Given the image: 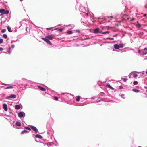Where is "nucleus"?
<instances>
[{"label": "nucleus", "instance_id": "obj_1", "mask_svg": "<svg viewBox=\"0 0 147 147\" xmlns=\"http://www.w3.org/2000/svg\"><path fill=\"white\" fill-rule=\"evenodd\" d=\"M77 6H78V9L80 12V14L82 16H84V15L83 14H85V12L84 11L85 10L84 7H83L80 4H77Z\"/></svg>", "mask_w": 147, "mask_h": 147}, {"label": "nucleus", "instance_id": "obj_2", "mask_svg": "<svg viewBox=\"0 0 147 147\" xmlns=\"http://www.w3.org/2000/svg\"><path fill=\"white\" fill-rule=\"evenodd\" d=\"M91 32L95 34L101 33L102 30H100L99 28H97L92 30Z\"/></svg>", "mask_w": 147, "mask_h": 147}, {"label": "nucleus", "instance_id": "obj_3", "mask_svg": "<svg viewBox=\"0 0 147 147\" xmlns=\"http://www.w3.org/2000/svg\"><path fill=\"white\" fill-rule=\"evenodd\" d=\"M22 125V124L19 121H16V123L15 125H13V127L14 128L16 129H19L21 128L18 127L17 126L20 127Z\"/></svg>", "mask_w": 147, "mask_h": 147}, {"label": "nucleus", "instance_id": "obj_4", "mask_svg": "<svg viewBox=\"0 0 147 147\" xmlns=\"http://www.w3.org/2000/svg\"><path fill=\"white\" fill-rule=\"evenodd\" d=\"M18 117L20 118L24 117L25 116V113L22 111L19 112L18 114Z\"/></svg>", "mask_w": 147, "mask_h": 147}, {"label": "nucleus", "instance_id": "obj_5", "mask_svg": "<svg viewBox=\"0 0 147 147\" xmlns=\"http://www.w3.org/2000/svg\"><path fill=\"white\" fill-rule=\"evenodd\" d=\"M42 39L50 45H52V43L47 38H42Z\"/></svg>", "mask_w": 147, "mask_h": 147}, {"label": "nucleus", "instance_id": "obj_6", "mask_svg": "<svg viewBox=\"0 0 147 147\" xmlns=\"http://www.w3.org/2000/svg\"><path fill=\"white\" fill-rule=\"evenodd\" d=\"M30 127L31 128V129L35 131L36 133L38 132V131L37 129L35 126L33 125H30Z\"/></svg>", "mask_w": 147, "mask_h": 147}, {"label": "nucleus", "instance_id": "obj_7", "mask_svg": "<svg viewBox=\"0 0 147 147\" xmlns=\"http://www.w3.org/2000/svg\"><path fill=\"white\" fill-rule=\"evenodd\" d=\"M16 95L11 94L10 95V96H7V97L8 98H11L14 99V98H16Z\"/></svg>", "mask_w": 147, "mask_h": 147}, {"label": "nucleus", "instance_id": "obj_8", "mask_svg": "<svg viewBox=\"0 0 147 147\" xmlns=\"http://www.w3.org/2000/svg\"><path fill=\"white\" fill-rule=\"evenodd\" d=\"M3 107L4 110L5 111H7V110L8 108L7 107V105L5 103H4L3 105Z\"/></svg>", "mask_w": 147, "mask_h": 147}, {"label": "nucleus", "instance_id": "obj_9", "mask_svg": "<svg viewBox=\"0 0 147 147\" xmlns=\"http://www.w3.org/2000/svg\"><path fill=\"white\" fill-rule=\"evenodd\" d=\"M46 38L48 39H49V40H52L54 38L51 35H50L46 36Z\"/></svg>", "mask_w": 147, "mask_h": 147}, {"label": "nucleus", "instance_id": "obj_10", "mask_svg": "<svg viewBox=\"0 0 147 147\" xmlns=\"http://www.w3.org/2000/svg\"><path fill=\"white\" fill-rule=\"evenodd\" d=\"M62 94L63 95H64L65 94V96L67 97H69L70 96L73 95L69 93H62Z\"/></svg>", "mask_w": 147, "mask_h": 147}, {"label": "nucleus", "instance_id": "obj_11", "mask_svg": "<svg viewBox=\"0 0 147 147\" xmlns=\"http://www.w3.org/2000/svg\"><path fill=\"white\" fill-rule=\"evenodd\" d=\"M5 10L4 9H0V13H1V15L5 14Z\"/></svg>", "mask_w": 147, "mask_h": 147}, {"label": "nucleus", "instance_id": "obj_12", "mask_svg": "<svg viewBox=\"0 0 147 147\" xmlns=\"http://www.w3.org/2000/svg\"><path fill=\"white\" fill-rule=\"evenodd\" d=\"M35 137L36 138H38L40 139H42V136L41 135L38 134H36L35 136Z\"/></svg>", "mask_w": 147, "mask_h": 147}, {"label": "nucleus", "instance_id": "obj_13", "mask_svg": "<svg viewBox=\"0 0 147 147\" xmlns=\"http://www.w3.org/2000/svg\"><path fill=\"white\" fill-rule=\"evenodd\" d=\"M39 89L41 91H45L46 89L43 87L40 86H38Z\"/></svg>", "mask_w": 147, "mask_h": 147}, {"label": "nucleus", "instance_id": "obj_14", "mask_svg": "<svg viewBox=\"0 0 147 147\" xmlns=\"http://www.w3.org/2000/svg\"><path fill=\"white\" fill-rule=\"evenodd\" d=\"M114 47L115 49H119V45L117 44H115L114 46Z\"/></svg>", "mask_w": 147, "mask_h": 147}, {"label": "nucleus", "instance_id": "obj_15", "mask_svg": "<svg viewBox=\"0 0 147 147\" xmlns=\"http://www.w3.org/2000/svg\"><path fill=\"white\" fill-rule=\"evenodd\" d=\"M20 107L19 105H16L15 106V109L17 110H19L20 109Z\"/></svg>", "mask_w": 147, "mask_h": 147}, {"label": "nucleus", "instance_id": "obj_16", "mask_svg": "<svg viewBox=\"0 0 147 147\" xmlns=\"http://www.w3.org/2000/svg\"><path fill=\"white\" fill-rule=\"evenodd\" d=\"M132 91L136 93L139 92L140 91V90H139L136 89H132Z\"/></svg>", "mask_w": 147, "mask_h": 147}, {"label": "nucleus", "instance_id": "obj_17", "mask_svg": "<svg viewBox=\"0 0 147 147\" xmlns=\"http://www.w3.org/2000/svg\"><path fill=\"white\" fill-rule=\"evenodd\" d=\"M29 131H27L26 130H23L21 132V134H24V133H29Z\"/></svg>", "mask_w": 147, "mask_h": 147}, {"label": "nucleus", "instance_id": "obj_18", "mask_svg": "<svg viewBox=\"0 0 147 147\" xmlns=\"http://www.w3.org/2000/svg\"><path fill=\"white\" fill-rule=\"evenodd\" d=\"M107 86L109 88L112 89V90H114V88L112 87L110 84H107Z\"/></svg>", "mask_w": 147, "mask_h": 147}, {"label": "nucleus", "instance_id": "obj_19", "mask_svg": "<svg viewBox=\"0 0 147 147\" xmlns=\"http://www.w3.org/2000/svg\"><path fill=\"white\" fill-rule=\"evenodd\" d=\"M83 20V19L82 18L81 19V22L82 23V24H83L84 25H85L86 26H87L88 24L86 23H85L84 21H83L82 20Z\"/></svg>", "mask_w": 147, "mask_h": 147}, {"label": "nucleus", "instance_id": "obj_20", "mask_svg": "<svg viewBox=\"0 0 147 147\" xmlns=\"http://www.w3.org/2000/svg\"><path fill=\"white\" fill-rule=\"evenodd\" d=\"M73 32L71 30H68L67 32V34H72Z\"/></svg>", "mask_w": 147, "mask_h": 147}, {"label": "nucleus", "instance_id": "obj_21", "mask_svg": "<svg viewBox=\"0 0 147 147\" xmlns=\"http://www.w3.org/2000/svg\"><path fill=\"white\" fill-rule=\"evenodd\" d=\"M125 77H126V78H122L121 80H122L123 81L125 82L127 81L128 80L127 77V76H125Z\"/></svg>", "mask_w": 147, "mask_h": 147}, {"label": "nucleus", "instance_id": "obj_22", "mask_svg": "<svg viewBox=\"0 0 147 147\" xmlns=\"http://www.w3.org/2000/svg\"><path fill=\"white\" fill-rule=\"evenodd\" d=\"M80 96H77V98L76 99V100L78 102L80 101Z\"/></svg>", "mask_w": 147, "mask_h": 147}, {"label": "nucleus", "instance_id": "obj_23", "mask_svg": "<svg viewBox=\"0 0 147 147\" xmlns=\"http://www.w3.org/2000/svg\"><path fill=\"white\" fill-rule=\"evenodd\" d=\"M7 30L9 32H11L12 31L11 30V28L10 27L8 26L7 27Z\"/></svg>", "mask_w": 147, "mask_h": 147}, {"label": "nucleus", "instance_id": "obj_24", "mask_svg": "<svg viewBox=\"0 0 147 147\" xmlns=\"http://www.w3.org/2000/svg\"><path fill=\"white\" fill-rule=\"evenodd\" d=\"M120 96L123 99H125V95L124 94H120Z\"/></svg>", "mask_w": 147, "mask_h": 147}, {"label": "nucleus", "instance_id": "obj_25", "mask_svg": "<svg viewBox=\"0 0 147 147\" xmlns=\"http://www.w3.org/2000/svg\"><path fill=\"white\" fill-rule=\"evenodd\" d=\"M24 129L28 130H31V128L27 126H25L24 127Z\"/></svg>", "mask_w": 147, "mask_h": 147}, {"label": "nucleus", "instance_id": "obj_26", "mask_svg": "<svg viewBox=\"0 0 147 147\" xmlns=\"http://www.w3.org/2000/svg\"><path fill=\"white\" fill-rule=\"evenodd\" d=\"M119 48H122L123 47V45L122 44H120L119 45Z\"/></svg>", "mask_w": 147, "mask_h": 147}, {"label": "nucleus", "instance_id": "obj_27", "mask_svg": "<svg viewBox=\"0 0 147 147\" xmlns=\"http://www.w3.org/2000/svg\"><path fill=\"white\" fill-rule=\"evenodd\" d=\"M13 88V87L12 86H9L6 87L5 89H12Z\"/></svg>", "mask_w": 147, "mask_h": 147}, {"label": "nucleus", "instance_id": "obj_28", "mask_svg": "<svg viewBox=\"0 0 147 147\" xmlns=\"http://www.w3.org/2000/svg\"><path fill=\"white\" fill-rule=\"evenodd\" d=\"M3 37L5 38H7V36L6 34H4L3 35Z\"/></svg>", "mask_w": 147, "mask_h": 147}, {"label": "nucleus", "instance_id": "obj_29", "mask_svg": "<svg viewBox=\"0 0 147 147\" xmlns=\"http://www.w3.org/2000/svg\"><path fill=\"white\" fill-rule=\"evenodd\" d=\"M141 24L140 23H138L136 25V26L138 28H140L141 27Z\"/></svg>", "mask_w": 147, "mask_h": 147}, {"label": "nucleus", "instance_id": "obj_30", "mask_svg": "<svg viewBox=\"0 0 147 147\" xmlns=\"http://www.w3.org/2000/svg\"><path fill=\"white\" fill-rule=\"evenodd\" d=\"M109 33V32L108 31H105V32H102V33H101L102 34H107V33Z\"/></svg>", "mask_w": 147, "mask_h": 147}, {"label": "nucleus", "instance_id": "obj_31", "mask_svg": "<svg viewBox=\"0 0 147 147\" xmlns=\"http://www.w3.org/2000/svg\"><path fill=\"white\" fill-rule=\"evenodd\" d=\"M83 14L84 15V16H84L85 17H87L88 16V14L87 13H86L85 12V14Z\"/></svg>", "mask_w": 147, "mask_h": 147}, {"label": "nucleus", "instance_id": "obj_32", "mask_svg": "<svg viewBox=\"0 0 147 147\" xmlns=\"http://www.w3.org/2000/svg\"><path fill=\"white\" fill-rule=\"evenodd\" d=\"M106 39H109L111 40H113L114 39L113 38L111 37H107Z\"/></svg>", "mask_w": 147, "mask_h": 147}, {"label": "nucleus", "instance_id": "obj_33", "mask_svg": "<svg viewBox=\"0 0 147 147\" xmlns=\"http://www.w3.org/2000/svg\"><path fill=\"white\" fill-rule=\"evenodd\" d=\"M138 83V82L137 81H135L133 82V84L135 85H137Z\"/></svg>", "mask_w": 147, "mask_h": 147}, {"label": "nucleus", "instance_id": "obj_34", "mask_svg": "<svg viewBox=\"0 0 147 147\" xmlns=\"http://www.w3.org/2000/svg\"><path fill=\"white\" fill-rule=\"evenodd\" d=\"M3 41V39L2 38H0V44L2 43Z\"/></svg>", "mask_w": 147, "mask_h": 147}, {"label": "nucleus", "instance_id": "obj_35", "mask_svg": "<svg viewBox=\"0 0 147 147\" xmlns=\"http://www.w3.org/2000/svg\"><path fill=\"white\" fill-rule=\"evenodd\" d=\"M6 31V30L5 29H3L2 30L1 32L2 33H4Z\"/></svg>", "mask_w": 147, "mask_h": 147}, {"label": "nucleus", "instance_id": "obj_36", "mask_svg": "<svg viewBox=\"0 0 147 147\" xmlns=\"http://www.w3.org/2000/svg\"><path fill=\"white\" fill-rule=\"evenodd\" d=\"M54 100L56 101H57L58 100V98L57 96H55L54 97Z\"/></svg>", "mask_w": 147, "mask_h": 147}, {"label": "nucleus", "instance_id": "obj_37", "mask_svg": "<svg viewBox=\"0 0 147 147\" xmlns=\"http://www.w3.org/2000/svg\"><path fill=\"white\" fill-rule=\"evenodd\" d=\"M9 13V11L8 10H5V14H7Z\"/></svg>", "mask_w": 147, "mask_h": 147}, {"label": "nucleus", "instance_id": "obj_38", "mask_svg": "<svg viewBox=\"0 0 147 147\" xmlns=\"http://www.w3.org/2000/svg\"><path fill=\"white\" fill-rule=\"evenodd\" d=\"M53 27H51V28H46V30H51L53 28Z\"/></svg>", "mask_w": 147, "mask_h": 147}, {"label": "nucleus", "instance_id": "obj_39", "mask_svg": "<svg viewBox=\"0 0 147 147\" xmlns=\"http://www.w3.org/2000/svg\"><path fill=\"white\" fill-rule=\"evenodd\" d=\"M133 77L134 78H136L137 77L138 75L136 74H134L133 75Z\"/></svg>", "mask_w": 147, "mask_h": 147}, {"label": "nucleus", "instance_id": "obj_40", "mask_svg": "<svg viewBox=\"0 0 147 147\" xmlns=\"http://www.w3.org/2000/svg\"><path fill=\"white\" fill-rule=\"evenodd\" d=\"M18 40H16L15 41V40H11V43H12L13 42H16Z\"/></svg>", "mask_w": 147, "mask_h": 147}, {"label": "nucleus", "instance_id": "obj_41", "mask_svg": "<svg viewBox=\"0 0 147 147\" xmlns=\"http://www.w3.org/2000/svg\"><path fill=\"white\" fill-rule=\"evenodd\" d=\"M132 72L129 75V78H131V76L132 75Z\"/></svg>", "mask_w": 147, "mask_h": 147}, {"label": "nucleus", "instance_id": "obj_42", "mask_svg": "<svg viewBox=\"0 0 147 147\" xmlns=\"http://www.w3.org/2000/svg\"><path fill=\"white\" fill-rule=\"evenodd\" d=\"M143 55H145L147 54V51H146V52H143Z\"/></svg>", "mask_w": 147, "mask_h": 147}, {"label": "nucleus", "instance_id": "obj_43", "mask_svg": "<svg viewBox=\"0 0 147 147\" xmlns=\"http://www.w3.org/2000/svg\"><path fill=\"white\" fill-rule=\"evenodd\" d=\"M15 47V46L13 44H12L11 46V48L12 49H13Z\"/></svg>", "mask_w": 147, "mask_h": 147}, {"label": "nucleus", "instance_id": "obj_44", "mask_svg": "<svg viewBox=\"0 0 147 147\" xmlns=\"http://www.w3.org/2000/svg\"><path fill=\"white\" fill-rule=\"evenodd\" d=\"M58 30L60 32H61L63 30V29L59 28V29Z\"/></svg>", "mask_w": 147, "mask_h": 147}, {"label": "nucleus", "instance_id": "obj_45", "mask_svg": "<svg viewBox=\"0 0 147 147\" xmlns=\"http://www.w3.org/2000/svg\"><path fill=\"white\" fill-rule=\"evenodd\" d=\"M117 51V52H119L120 51H121V52H125V51H122L121 50H120V51Z\"/></svg>", "mask_w": 147, "mask_h": 147}, {"label": "nucleus", "instance_id": "obj_46", "mask_svg": "<svg viewBox=\"0 0 147 147\" xmlns=\"http://www.w3.org/2000/svg\"><path fill=\"white\" fill-rule=\"evenodd\" d=\"M24 124L26 125V123H25V122L24 121H23L22 123V124L23 125H24Z\"/></svg>", "mask_w": 147, "mask_h": 147}, {"label": "nucleus", "instance_id": "obj_47", "mask_svg": "<svg viewBox=\"0 0 147 147\" xmlns=\"http://www.w3.org/2000/svg\"><path fill=\"white\" fill-rule=\"evenodd\" d=\"M119 88L120 89H122L123 88V87L122 85H121L119 86Z\"/></svg>", "mask_w": 147, "mask_h": 147}, {"label": "nucleus", "instance_id": "obj_48", "mask_svg": "<svg viewBox=\"0 0 147 147\" xmlns=\"http://www.w3.org/2000/svg\"><path fill=\"white\" fill-rule=\"evenodd\" d=\"M8 53L9 54H10L11 53V51H10V50H8Z\"/></svg>", "mask_w": 147, "mask_h": 147}, {"label": "nucleus", "instance_id": "obj_49", "mask_svg": "<svg viewBox=\"0 0 147 147\" xmlns=\"http://www.w3.org/2000/svg\"><path fill=\"white\" fill-rule=\"evenodd\" d=\"M144 50V51H147V48H144V49H143Z\"/></svg>", "mask_w": 147, "mask_h": 147}, {"label": "nucleus", "instance_id": "obj_50", "mask_svg": "<svg viewBox=\"0 0 147 147\" xmlns=\"http://www.w3.org/2000/svg\"><path fill=\"white\" fill-rule=\"evenodd\" d=\"M138 52L139 54H140L141 53V51L140 50H139L138 51Z\"/></svg>", "mask_w": 147, "mask_h": 147}, {"label": "nucleus", "instance_id": "obj_51", "mask_svg": "<svg viewBox=\"0 0 147 147\" xmlns=\"http://www.w3.org/2000/svg\"><path fill=\"white\" fill-rule=\"evenodd\" d=\"M89 37H88V38H85L83 39V40H87V39H89Z\"/></svg>", "mask_w": 147, "mask_h": 147}, {"label": "nucleus", "instance_id": "obj_52", "mask_svg": "<svg viewBox=\"0 0 147 147\" xmlns=\"http://www.w3.org/2000/svg\"><path fill=\"white\" fill-rule=\"evenodd\" d=\"M3 50V49L2 48L0 47V51H2Z\"/></svg>", "mask_w": 147, "mask_h": 147}, {"label": "nucleus", "instance_id": "obj_53", "mask_svg": "<svg viewBox=\"0 0 147 147\" xmlns=\"http://www.w3.org/2000/svg\"><path fill=\"white\" fill-rule=\"evenodd\" d=\"M95 98L94 97H92V98H90V99H94H94H95Z\"/></svg>", "mask_w": 147, "mask_h": 147}, {"label": "nucleus", "instance_id": "obj_54", "mask_svg": "<svg viewBox=\"0 0 147 147\" xmlns=\"http://www.w3.org/2000/svg\"><path fill=\"white\" fill-rule=\"evenodd\" d=\"M2 85H7V84H6V83H2Z\"/></svg>", "mask_w": 147, "mask_h": 147}, {"label": "nucleus", "instance_id": "obj_55", "mask_svg": "<svg viewBox=\"0 0 147 147\" xmlns=\"http://www.w3.org/2000/svg\"><path fill=\"white\" fill-rule=\"evenodd\" d=\"M118 35V34H115V35H113V37H115V36H116L117 35Z\"/></svg>", "mask_w": 147, "mask_h": 147}, {"label": "nucleus", "instance_id": "obj_56", "mask_svg": "<svg viewBox=\"0 0 147 147\" xmlns=\"http://www.w3.org/2000/svg\"><path fill=\"white\" fill-rule=\"evenodd\" d=\"M146 14H144L143 15V16L144 17H146Z\"/></svg>", "mask_w": 147, "mask_h": 147}, {"label": "nucleus", "instance_id": "obj_57", "mask_svg": "<svg viewBox=\"0 0 147 147\" xmlns=\"http://www.w3.org/2000/svg\"><path fill=\"white\" fill-rule=\"evenodd\" d=\"M8 50H10V49H11V47H9L8 49Z\"/></svg>", "mask_w": 147, "mask_h": 147}, {"label": "nucleus", "instance_id": "obj_58", "mask_svg": "<svg viewBox=\"0 0 147 147\" xmlns=\"http://www.w3.org/2000/svg\"><path fill=\"white\" fill-rule=\"evenodd\" d=\"M35 141H36V142H39L38 141H37V140H36V139H35Z\"/></svg>", "mask_w": 147, "mask_h": 147}, {"label": "nucleus", "instance_id": "obj_59", "mask_svg": "<svg viewBox=\"0 0 147 147\" xmlns=\"http://www.w3.org/2000/svg\"><path fill=\"white\" fill-rule=\"evenodd\" d=\"M59 29V28H56L55 29V30H58Z\"/></svg>", "mask_w": 147, "mask_h": 147}, {"label": "nucleus", "instance_id": "obj_60", "mask_svg": "<svg viewBox=\"0 0 147 147\" xmlns=\"http://www.w3.org/2000/svg\"><path fill=\"white\" fill-rule=\"evenodd\" d=\"M135 72L137 73L138 74L141 73V72H137L136 71Z\"/></svg>", "mask_w": 147, "mask_h": 147}, {"label": "nucleus", "instance_id": "obj_61", "mask_svg": "<svg viewBox=\"0 0 147 147\" xmlns=\"http://www.w3.org/2000/svg\"><path fill=\"white\" fill-rule=\"evenodd\" d=\"M34 134H33V138H35V136H34Z\"/></svg>", "mask_w": 147, "mask_h": 147}, {"label": "nucleus", "instance_id": "obj_62", "mask_svg": "<svg viewBox=\"0 0 147 147\" xmlns=\"http://www.w3.org/2000/svg\"><path fill=\"white\" fill-rule=\"evenodd\" d=\"M145 8H147V6L146 5H145Z\"/></svg>", "mask_w": 147, "mask_h": 147}, {"label": "nucleus", "instance_id": "obj_63", "mask_svg": "<svg viewBox=\"0 0 147 147\" xmlns=\"http://www.w3.org/2000/svg\"><path fill=\"white\" fill-rule=\"evenodd\" d=\"M76 46H79V45H76Z\"/></svg>", "mask_w": 147, "mask_h": 147}, {"label": "nucleus", "instance_id": "obj_64", "mask_svg": "<svg viewBox=\"0 0 147 147\" xmlns=\"http://www.w3.org/2000/svg\"><path fill=\"white\" fill-rule=\"evenodd\" d=\"M3 53H5V54H7V53L5 52H3Z\"/></svg>", "mask_w": 147, "mask_h": 147}]
</instances>
